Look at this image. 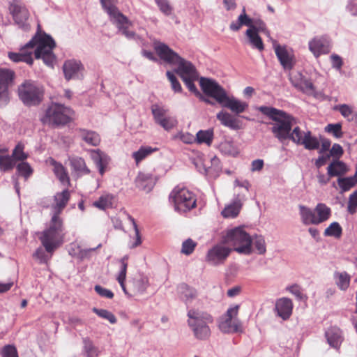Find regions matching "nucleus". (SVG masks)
<instances>
[{"mask_svg": "<svg viewBox=\"0 0 357 357\" xmlns=\"http://www.w3.org/2000/svg\"><path fill=\"white\" fill-rule=\"evenodd\" d=\"M56 43L53 38L46 34L37 33L32 39L22 47L19 52H8V58L15 63L24 62L29 66L33 63V50L36 47L34 54L36 59H42L44 63L53 67L55 56L52 52Z\"/></svg>", "mask_w": 357, "mask_h": 357, "instance_id": "nucleus-1", "label": "nucleus"}, {"mask_svg": "<svg viewBox=\"0 0 357 357\" xmlns=\"http://www.w3.org/2000/svg\"><path fill=\"white\" fill-rule=\"evenodd\" d=\"M259 111L273 121L271 130L275 137L283 142L290 139L299 145L303 139L305 132L298 126L291 130L292 126L296 123V119L291 114L272 107L261 106Z\"/></svg>", "mask_w": 357, "mask_h": 357, "instance_id": "nucleus-2", "label": "nucleus"}, {"mask_svg": "<svg viewBox=\"0 0 357 357\" xmlns=\"http://www.w3.org/2000/svg\"><path fill=\"white\" fill-rule=\"evenodd\" d=\"M199 84L204 93L214 98L222 107L228 108L235 114H241L248 107V104L229 96L225 89L216 81L205 77H201Z\"/></svg>", "mask_w": 357, "mask_h": 357, "instance_id": "nucleus-3", "label": "nucleus"}, {"mask_svg": "<svg viewBox=\"0 0 357 357\" xmlns=\"http://www.w3.org/2000/svg\"><path fill=\"white\" fill-rule=\"evenodd\" d=\"M154 50L162 60L168 63L178 65L176 73L182 80L190 77L198 78L195 67L190 61L181 57L166 44L161 42H155Z\"/></svg>", "mask_w": 357, "mask_h": 357, "instance_id": "nucleus-4", "label": "nucleus"}, {"mask_svg": "<svg viewBox=\"0 0 357 357\" xmlns=\"http://www.w3.org/2000/svg\"><path fill=\"white\" fill-rule=\"evenodd\" d=\"M187 323L195 338L208 340L211 335L210 325L213 324V317L206 311L190 309L187 313Z\"/></svg>", "mask_w": 357, "mask_h": 357, "instance_id": "nucleus-5", "label": "nucleus"}, {"mask_svg": "<svg viewBox=\"0 0 357 357\" xmlns=\"http://www.w3.org/2000/svg\"><path fill=\"white\" fill-rule=\"evenodd\" d=\"M222 243L239 254L249 255L252 254V238L241 227L227 229L220 233Z\"/></svg>", "mask_w": 357, "mask_h": 357, "instance_id": "nucleus-6", "label": "nucleus"}, {"mask_svg": "<svg viewBox=\"0 0 357 357\" xmlns=\"http://www.w3.org/2000/svg\"><path fill=\"white\" fill-rule=\"evenodd\" d=\"M102 9L109 15L110 21L116 25L119 31L128 38H133L135 33L129 30L132 22L118 8V0H100Z\"/></svg>", "mask_w": 357, "mask_h": 357, "instance_id": "nucleus-7", "label": "nucleus"}, {"mask_svg": "<svg viewBox=\"0 0 357 357\" xmlns=\"http://www.w3.org/2000/svg\"><path fill=\"white\" fill-rule=\"evenodd\" d=\"M66 232L62 225H51L38 233L41 245L50 254L59 249L65 242Z\"/></svg>", "mask_w": 357, "mask_h": 357, "instance_id": "nucleus-8", "label": "nucleus"}, {"mask_svg": "<svg viewBox=\"0 0 357 357\" xmlns=\"http://www.w3.org/2000/svg\"><path fill=\"white\" fill-rule=\"evenodd\" d=\"M73 111L68 107L59 103L51 104L41 118L43 124L50 126H63L72 120Z\"/></svg>", "mask_w": 357, "mask_h": 357, "instance_id": "nucleus-9", "label": "nucleus"}, {"mask_svg": "<svg viewBox=\"0 0 357 357\" xmlns=\"http://www.w3.org/2000/svg\"><path fill=\"white\" fill-rule=\"evenodd\" d=\"M20 100L27 107L39 105L44 97L42 86L31 80H25L17 88Z\"/></svg>", "mask_w": 357, "mask_h": 357, "instance_id": "nucleus-10", "label": "nucleus"}, {"mask_svg": "<svg viewBox=\"0 0 357 357\" xmlns=\"http://www.w3.org/2000/svg\"><path fill=\"white\" fill-rule=\"evenodd\" d=\"M251 18L245 13V8H243L241 14L238 16L236 21H233L229 28L234 31H238L242 26H247L248 29L245 31V35L248 38L250 45L259 51H263L264 45L259 33L256 31L255 28L251 25Z\"/></svg>", "mask_w": 357, "mask_h": 357, "instance_id": "nucleus-11", "label": "nucleus"}, {"mask_svg": "<svg viewBox=\"0 0 357 357\" xmlns=\"http://www.w3.org/2000/svg\"><path fill=\"white\" fill-rule=\"evenodd\" d=\"M169 198L174 202L175 210L180 213H186L197 206L195 195L185 188L175 187Z\"/></svg>", "mask_w": 357, "mask_h": 357, "instance_id": "nucleus-12", "label": "nucleus"}, {"mask_svg": "<svg viewBox=\"0 0 357 357\" xmlns=\"http://www.w3.org/2000/svg\"><path fill=\"white\" fill-rule=\"evenodd\" d=\"M128 255H125L121 259L120 262L121 264V267L120 272L116 278V280L126 294L130 296L136 294H142L146 291L149 286V280L146 278H141L139 279L133 280V281L132 282V289L131 292H129L126 289L125 281L126 278L127 268L128 266Z\"/></svg>", "mask_w": 357, "mask_h": 357, "instance_id": "nucleus-13", "label": "nucleus"}, {"mask_svg": "<svg viewBox=\"0 0 357 357\" xmlns=\"http://www.w3.org/2000/svg\"><path fill=\"white\" fill-rule=\"evenodd\" d=\"M232 249L222 243V238L220 237V242L213 245L206 252L205 261L213 266H219L223 264L230 254Z\"/></svg>", "mask_w": 357, "mask_h": 357, "instance_id": "nucleus-14", "label": "nucleus"}, {"mask_svg": "<svg viewBox=\"0 0 357 357\" xmlns=\"http://www.w3.org/2000/svg\"><path fill=\"white\" fill-rule=\"evenodd\" d=\"M239 305L229 307L219 322L220 330L225 333H236L241 330V324L237 319Z\"/></svg>", "mask_w": 357, "mask_h": 357, "instance_id": "nucleus-15", "label": "nucleus"}, {"mask_svg": "<svg viewBox=\"0 0 357 357\" xmlns=\"http://www.w3.org/2000/svg\"><path fill=\"white\" fill-rule=\"evenodd\" d=\"M301 215L304 223H321L328 220L331 216V208L325 204L319 203L312 212L310 208L302 206Z\"/></svg>", "mask_w": 357, "mask_h": 357, "instance_id": "nucleus-16", "label": "nucleus"}, {"mask_svg": "<svg viewBox=\"0 0 357 357\" xmlns=\"http://www.w3.org/2000/svg\"><path fill=\"white\" fill-rule=\"evenodd\" d=\"M8 10L15 22L21 29L24 31L30 29V26L27 23L29 12L24 3L19 0H13L9 4Z\"/></svg>", "mask_w": 357, "mask_h": 357, "instance_id": "nucleus-17", "label": "nucleus"}, {"mask_svg": "<svg viewBox=\"0 0 357 357\" xmlns=\"http://www.w3.org/2000/svg\"><path fill=\"white\" fill-rule=\"evenodd\" d=\"M70 197L68 190H64L61 192H58L54 195V203L51 206L52 211L51 223H60L61 222L59 215L66 206Z\"/></svg>", "mask_w": 357, "mask_h": 357, "instance_id": "nucleus-18", "label": "nucleus"}, {"mask_svg": "<svg viewBox=\"0 0 357 357\" xmlns=\"http://www.w3.org/2000/svg\"><path fill=\"white\" fill-rule=\"evenodd\" d=\"M331 48V40L327 36L315 37L309 42V49L317 58L321 54H328Z\"/></svg>", "mask_w": 357, "mask_h": 357, "instance_id": "nucleus-19", "label": "nucleus"}, {"mask_svg": "<svg viewBox=\"0 0 357 357\" xmlns=\"http://www.w3.org/2000/svg\"><path fill=\"white\" fill-rule=\"evenodd\" d=\"M274 50L284 70H290L294 67L296 64L295 56L286 46L275 45H274Z\"/></svg>", "mask_w": 357, "mask_h": 357, "instance_id": "nucleus-20", "label": "nucleus"}, {"mask_svg": "<svg viewBox=\"0 0 357 357\" xmlns=\"http://www.w3.org/2000/svg\"><path fill=\"white\" fill-rule=\"evenodd\" d=\"M158 177L151 172H139L135 179L136 186L146 192H149L155 185Z\"/></svg>", "mask_w": 357, "mask_h": 357, "instance_id": "nucleus-21", "label": "nucleus"}, {"mask_svg": "<svg viewBox=\"0 0 357 357\" xmlns=\"http://www.w3.org/2000/svg\"><path fill=\"white\" fill-rule=\"evenodd\" d=\"M293 306L292 301L286 297L278 299L275 303V310L278 314L284 320L288 319L291 315Z\"/></svg>", "mask_w": 357, "mask_h": 357, "instance_id": "nucleus-22", "label": "nucleus"}, {"mask_svg": "<svg viewBox=\"0 0 357 357\" xmlns=\"http://www.w3.org/2000/svg\"><path fill=\"white\" fill-rule=\"evenodd\" d=\"M63 69L66 79L69 80L75 77H78L79 73L82 71L84 68L80 61L68 60L64 63Z\"/></svg>", "mask_w": 357, "mask_h": 357, "instance_id": "nucleus-23", "label": "nucleus"}, {"mask_svg": "<svg viewBox=\"0 0 357 357\" xmlns=\"http://www.w3.org/2000/svg\"><path fill=\"white\" fill-rule=\"evenodd\" d=\"M217 119L220 123L232 130H239L242 128L241 122L231 114L221 111L217 114Z\"/></svg>", "mask_w": 357, "mask_h": 357, "instance_id": "nucleus-24", "label": "nucleus"}, {"mask_svg": "<svg viewBox=\"0 0 357 357\" xmlns=\"http://www.w3.org/2000/svg\"><path fill=\"white\" fill-rule=\"evenodd\" d=\"M48 162L53 167V172L60 182L69 184L70 178L66 168L52 158H50Z\"/></svg>", "mask_w": 357, "mask_h": 357, "instance_id": "nucleus-25", "label": "nucleus"}, {"mask_svg": "<svg viewBox=\"0 0 357 357\" xmlns=\"http://www.w3.org/2000/svg\"><path fill=\"white\" fill-rule=\"evenodd\" d=\"M325 335L328 343L334 348L339 347L343 340L341 330L335 326L329 328Z\"/></svg>", "mask_w": 357, "mask_h": 357, "instance_id": "nucleus-26", "label": "nucleus"}, {"mask_svg": "<svg viewBox=\"0 0 357 357\" xmlns=\"http://www.w3.org/2000/svg\"><path fill=\"white\" fill-rule=\"evenodd\" d=\"M70 165L73 170L76 172L78 176L89 174L91 171L87 167L85 160L78 156L69 158Z\"/></svg>", "mask_w": 357, "mask_h": 357, "instance_id": "nucleus-27", "label": "nucleus"}, {"mask_svg": "<svg viewBox=\"0 0 357 357\" xmlns=\"http://www.w3.org/2000/svg\"><path fill=\"white\" fill-rule=\"evenodd\" d=\"M78 132L81 139L89 145L96 146L100 144V137L97 132L81 128L78 130Z\"/></svg>", "mask_w": 357, "mask_h": 357, "instance_id": "nucleus-28", "label": "nucleus"}, {"mask_svg": "<svg viewBox=\"0 0 357 357\" xmlns=\"http://www.w3.org/2000/svg\"><path fill=\"white\" fill-rule=\"evenodd\" d=\"M242 207V202L240 199H236L231 204L227 206L222 211V215L225 218H236Z\"/></svg>", "mask_w": 357, "mask_h": 357, "instance_id": "nucleus-29", "label": "nucleus"}, {"mask_svg": "<svg viewBox=\"0 0 357 357\" xmlns=\"http://www.w3.org/2000/svg\"><path fill=\"white\" fill-rule=\"evenodd\" d=\"M299 145H303L307 150H316L319 149L320 142L316 137L312 135L310 131H307Z\"/></svg>", "mask_w": 357, "mask_h": 357, "instance_id": "nucleus-30", "label": "nucleus"}, {"mask_svg": "<svg viewBox=\"0 0 357 357\" xmlns=\"http://www.w3.org/2000/svg\"><path fill=\"white\" fill-rule=\"evenodd\" d=\"M328 174L330 177L337 176L345 174L347 168L345 164L340 160L331 162L328 168Z\"/></svg>", "mask_w": 357, "mask_h": 357, "instance_id": "nucleus-31", "label": "nucleus"}, {"mask_svg": "<svg viewBox=\"0 0 357 357\" xmlns=\"http://www.w3.org/2000/svg\"><path fill=\"white\" fill-rule=\"evenodd\" d=\"M158 151V148L156 147L153 148L151 146H141L138 151L132 153V156L135 159L136 164L138 165L147 156Z\"/></svg>", "mask_w": 357, "mask_h": 357, "instance_id": "nucleus-32", "label": "nucleus"}, {"mask_svg": "<svg viewBox=\"0 0 357 357\" xmlns=\"http://www.w3.org/2000/svg\"><path fill=\"white\" fill-rule=\"evenodd\" d=\"M54 253L50 254L43 246L38 247L33 254V257L40 264H47L52 259Z\"/></svg>", "mask_w": 357, "mask_h": 357, "instance_id": "nucleus-33", "label": "nucleus"}, {"mask_svg": "<svg viewBox=\"0 0 357 357\" xmlns=\"http://www.w3.org/2000/svg\"><path fill=\"white\" fill-rule=\"evenodd\" d=\"M196 142L198 144H206L210 146L213 139V130H199L196 135Z\"/></svg>", "mask_w": 357, "mask_h": 357, "instance_id": "nucleus-34", "label": "nucleus"}, {"mask_svg": "<svg viewBox=\"0 0 357 357\" xmlns=\"http://www.w3.org/2000/svg\"><path fill=\"white\" fill-rule=\"evenodd\" d=\"M113 196L111 195H102L94 202L93 205L101 210H105L112 206Z\"/></svg>", "mask_w": 357, "mask_h": 357, "instance_id": "nucleus-35", "label": "nucleus"}, {"mask_svg": "<svg viewBox=\"0 0 357 357\" xmlns=\"http://www.w3.org/2000/svg\"><path fill=\"white\" fill-rule=\"evenodd\" d=\"M335 278L337 279L336 282L337 286L343 291L348 289L350 283V276L346 272L335 273Z\"/></svg>", "mask_w": 357, "mask_h": 357, "instance_id": "nucleus-36", "label": "nucleus"}, {"mask_svg": "<svg viewBox=\"0 0 357 357\" xmlns=\"http://www.w3.org/2000/svg\"><path fill=\"white\" fill-rule=\"evenodd\" d=\"M14 158L8 155H0V170L1 172H8L15 167Z\"/></svg>", "mask_w": 357, "mask_h": 357, "instance_id": "nucleus-37", "label": "nucleus"}, {"mask_svg": "<svg viewBox=\"0 0 357 357\" xmlns=\"http://www.w3.org/2000/svg\"><path fill=\"white\" fill-rule=\"evenodd\" d=\"M151 112L155 122L158 124L162 119L167 116L168 109L158 105L151 106Z\"/></svg>", "mask_w": 357, "mask_h": 357, "instance_id": "nucleus-38", "label": "nucleus"}, {"mask_svg": "<svg viewBox=\"0 0 357 357\" xmlns=\"http://www.w3.org/2000/svg\"><path fill=\"white\" fill-rule=\"evenodd\" d=\"M15 77V73L9 69H0V85L7 87Z\"/></svg>", "mask_w": 357, "mask_h": 357, "instance_id": "nucleus-39", "label": "nucleus"}, {"mask_svg": "<svg viewBox=\"0 0 357 357\" xmlns=\"http://www.w3.org/2000/svg\"><path fill=\"white\" fill-rule=\"evenodd\" d=\"M84 351L86 354V357H98L99 352L97 347H96L92 341L89 338H84Z\"/></svg>", "mask_w": 357, "mask_h": 357, "instance_id": "nucleus-40", "label": "nucleus"}, {"mask_svg": "<svg viewBox=\"0 0 357 357\" xmlns=\"http://www.w3.org/2000/svg\"><path fill=\"white\" fill-rule=\"evenodd\" d=\"M297 89L307 95H314L316 88L310 79L305 77Z\"/></svg>", "mask_w": 357, "mask_h": 357, "instance_id": "nucleus-41", "label": "nucleus"}, {"mask_svg": "<svg viewBox=\"0 0 357 357\" xmlns=\"http://www.w3.org/2000/svg\"><path fill=\"white\" fill-rule=\"evenodd\" d=\"M337 183L340 188L342 191L346 192L349 190L351 188L354 187L357 183V181L354 177H345V178H339L337 179Z\"/></svg>", "mask_w": 357, "mask_h": 357, "instance_id": "nucleus-42", "label": "nucleus"}, {"mask_svg": "<svg viewBox=\"0 0 357 357\" xmlns=\"http://www.w3.org/2000/svg\"><path fill=\"white\" fill-rule=\"evenodd\" d=\"M16 169L18 174L23 176L25 180L29 178L33 174V169L26 162L22 161V162L17 165Z\"/></svg>", "mask_w": 357, "mask_h": 357, "instance_id": "nucleus-43", "label": "nucleus"}, {"mask_svg": "<svg viewBox=\"0 0 357 357\" xmlns=\"http://www.w3.org/2000/svg\"><path fill=\"white\" fill-rule=\"evenodd\" d=\"M92 310L100 317L108 320L110 324H114L117 321L114 314L107 310L93 307Z\"/></svg>", "mask_w": 357, "mask_h": 357, "instance_id": "nucleus-44", "label": "nucleus"}, {"mask_svg": "<svg viewBox=\"0 0 357 357\" xmlns=\"http://www.w3.org/2000/svg\"><path fill=\"white\" fill-rule=\"evenodd\" d=\"M24 145L21 142L18 143L13 151L12 157L15 160L24 161L28 158V154L24 153Z\"/></svg>", "mask_w": 357, "mask_h": 357, "instance_id": "nucleus-45", "label": "nucleus"}, {"mask_svg": "<svg viewBox=\"0 0 357 357\" xmlns=\"http://www.w3.org/2000/svg\"><path fill=\"white\" fill-rule=\"evenodd\" d=\"M197 245V243L189 238L183 242L181 252L185 255H190L194 252Z\"/></svg>", "mask_w": 357, "mask_h": 357, "instance_id": "nucleus-46", "label": "nucleus"}, {"mask_svg": "<svg viewBox=\"0 0 357 357\" xmlns=\"http://www.w3.org/2000/svg\"><path fill=\"white\" fill-rule=\"evenodd\" d=\"M252 245L257 250V252L259 255H263L266 252V243L263 236H255L252 238Z\"/></svg>", "mask_w": 357, "mask_h": 357, "instance_id": "nucleus-47", "label": "nucleus"}, {"mask_svg": "<svg viewBox=\"0 0 357 357\" xmlns=\"http://www.w3.org/2000/svg\"><path fill=\"white\" fill-rule=\"evenodd\" d=\"M158 124L165 130H170L176 126L177 121L175 118L167 116L165 119H162Z\"/></svg>", "mask_w": 357, "mask_h": 357, "instance_id": "nucleus-48", "label": "nucleus"}, {"mask_svg": "<svg viewBox=\"0 0 357 357\" xmlns=\"http://www.w3.org/2000/svg\"><path fill=\"white\" fill-rule=\"evenodd\" d=\"M325 131L332 133L337 138L342 137V125L340 123L328 124L326 126Z\"/></svg>", "mask_w": 357, "mask_h": 357, "instance_id": "nucleus-49", "label": "nucleus"}, {"mask_svg": "<svg viewBox=\"0 0 357 357\" xmlns=\"http://www.w3.org/2000/svg\"><path fill=\"white\" fill-rule=\"evenodd\" d=\"M167 77L171 83V86H172V90L175 93H181L183 89H182L181 84L178 81L176 76L170 71H167Z\"/></svg>", "mask_w": 357, "mask_h": 357, "instance_id": "nucleus-50", "label": "nucleus"}, {"mask_svg": "<svg viewBox=\"0 0 357 357\" xmlns=\"http://www.w3.org/2000/svg\"><path fill=\"white\" fill-rule=\"evenodd\" d=\"M181 294L187 301L193 300L197 296V291L195 289L190 288L186 284L181 287Z\"/></svg>", "mask_w": 357, "mask_h": 357, "instance_id": "nucleus-51", "label": "nucleus"}, {"mask_svg": "<svg viewBox=\"0 0 357 357\" xmlns=\"http://www.w3.org/2000/svg\"><path fill=\"white\" fill-rule=\"evenodd\" d=\"M287 290L294 295L298 300H307V296L302 292L301 287L296 284L287 287Z\"/></svg>", "mask_w": 357, "mask_h": 357, "instance_id": "nucleus-52", "label": "nucleus"}, {"mask_svg": "<svg viewBox=\"0 0 357 357\" xmlns=\"http://www.w3.org/2000/svg\"><path fill=\"white\" fill-rule=\"evenodd\" d=\"M326 236L340 238L342 235V228L340 225H330L324 231Z\"/></svg>", "mask_w": 357, "mask_h": 357, "instance_id": "nucleus-53", "label": "nucleus"}, {"mask_svg": "<svg viewBox=\"0 0 357 357\" xmlns=\"http://www.w3.org/2000/svg\"><path fill=\"white\" fill-rule=\"evenodd\" d=\"M155 2L160 11L165 15H169L172 13L173 8L169 4L168 0H155Z\"/></svg>", "mask_w": 357, "mask_h": 357, "instance_id": "nucleus-54", "label": "nucleus"}, {"mask_svg": "<svg viewBox=\"0 0 357 357\" xmlns=\"http://www.w3.org/2000/svg\"><path fill=\"white\" fill-rule=\"evenodd\" d=\"M335 109L338 110L344 118L347 119L348 121H349V119L354 112L352 108L346 104L337 105Z\"/></svg>", "mask_w": 357, "mask_h": 357, "instance_id": "nucleus-55", "label": "nucleus"}, {"mask_svg": "<svg viewBox=\"0 0 357 357\" xmlns=\"http://www.w3.org/2000/svg\"><path fill=\"white\" fill-rule=\"evenodd\" d=\"M305 77L299 72H293L289 74V80L291 84L297 89Z\"/></svg>", "mask_w": 357, "mask_h": 357, "instance_id": "nucleus-56", "label": "nucleus"}, {"mask_svg": "<svg viewBox=\"0 0 357 357\" xmlns=\"http://www.w3.org/2000/svg\"><path fill=\"white\" fill-rule=\"evenodd\" d=\"M357 208V190L350 195L348 202V211L350 213L356 212Z\"/></svg>", "mask_w": 357, "mask_h": 357, "instance_id": "nucleus-57", "label": "nucleus"}, {"mask_svg": "<svg viewBox=\"0 0 357 357\" xmlns=\"http://www.w3.org/2000/svg\"><path fill=\"white\" fill-rule=\"evenodd\" d=\"M2 357H18L16 348L13 345H6L1 351Z\"/></svg>", "mask_w": 357, "mask_h": 357, "instance_id": "nucleus-58", "label": "nucleus"}, {"mask_svg": "<svg viewBox=\"0 0 357 357\" xmlns=\"http://www.w3.org/2000/svg\"><path fill=\"white\" fill-rule=\"evenodd\" d=\"M197 78H187L183 79V82L188 87L190 91L194 93L196 96H201L200 93L197 90L196 86L194 84V81L197 80Z\"/></svg>", "mask_w": 357, "mask_h": 357, "instance_id": "nucleus-59", "label": "nucleus"}, {"mask_svg": "<svg viewBox=\"0 0 357 357\" xmlns=\"http://www.w3.org/2000/svg\"><path fill=\"white\" fill-rule=\"evenodd\" d=\"M94 289L96 292L102 297L107 298H112L114 297V293L112 291L103 288L100 285H96Z\"/></svg>", "mask_w": 357, "mask_h": 357, "instance_id": "nucleus-60", "label": "nucleus"}, {"mask_svg": "<svg viewBox=\"0 0 357 357\" xmlns=\"http://www.w3.org/2000/svg\"><path fill=\"white\" fill-rule=\"evenodd\" d=\"M343 149L338 144H334L330 150V154L333 157H336L337 158H340L343 154Z\"/></svg>", "mask_w": 357, "mask_h": 357, "instance_id": "nucleus-61", "label": "nucleus"}, {"mask_svg": "<svg viewBox=\"0 0 357 357\" xmlns=\"http://www.w3.org/2000/svg\"><path fill=\"white\" fill-rule=\"evenodd\" d=\"M331 63H332V66L336 69H338L340 70L342 65H343V62H342V59H341V57L337 54H332L331 56Z\"/></svg>", "mask_w": 357, "mask_h": 357, "instance_id": "nucleus-62", "label": "nucleus"}, {"mask_svg": "<svg viewBox=\"0 0 357 357\" xmlns=\"http://www.w3.org/2000/svg\"><path fill=\"white\" fill-rule=\"evenodd\" d=\"M133 229L135 231V242L130 245V248H135L142 244L141 235L139 234L137 225H133Z\"/></svg>", "mask_w": 357, "mask_h": 357, "instance_id": "nucleus-63", "label": "nucleus"}, {"mask_svg": "<svg viewBox=\"0 0 357 357\" xmlns=\"http://www.w3.org/2000/svg\"><path fill=\"white\" fill-rule=\"evenodd\" d=\"M251 25L255 28L257 32L259 33V31H263L266 29V24L262 20H255L251 18Z\"/></svg>", "mask_w": 357, "mask_h": 357, "instance_id": "nucleus-64", "label": "nucleus"}]
</instances>
